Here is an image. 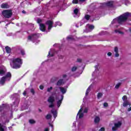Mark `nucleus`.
Instances as JSON below:
<instances>
[{
  "instance_id": "obj_17",
  "label": "nucleus",
  "mask_w": 131,
  "mask_h": 131,
  "mask_svg": "<svg viewBox=\"0 0 131 131\" xmlns=\"http://www.w3.org/2000/svg\"><path fill=\"white\" fill-rule=\"evenodd\" d=\"M130 106V103L128 101H124L123 103V107H127V106Z\"/></svg>"
},
{
  "instance_id": "obj_40",
  "label": "nucleus",
  "mask_w": 131,
  "mask_h": 131,
  "mask_svg": "<svg viewBox=\"0 0 131 131\" xmlns=\"http://www.w3.org/2000/svg\"><path fill=\"white\" fill-rule=\"evenodd\" d=\"M99 131H105V128L104 127H102Z\"/></svg>"
},
{
  "instance_id": "obj_37",
  "label": "nucleus",
  "mask_w": 131,
  "mask_h": 131,
  "mask_svg": "<svg viewBox=\"0 0 131 131\" xmlns=\"http://www.w3.org/2000/svg\"><path fill=\"white\" fill-rule=\"evenodd\" d=\"M112 129L113 131H116V130H117V128L115 126L112 127Z\"/></svg>"
},
{
  "instance_id": "obj_2",
  "label": "nucleus",
  "mask_w": 131,
  "mask_h": 131,
  "mask_svg": "<svg viewBox=\"0 0 131 131\" xmlns=\"http://www.w3.org/2000/svg\"><path fill=\"white\" fill-rule=\"evenodd\" d=\"M12 68H13V69H19V68H21L22 64H23L22 59L20 58H14L12 60Z\"/></svg>"
},
{
  "instance_id": "obj_1",
  "label": "nucleus",
  "mask_w": 131,
  "mask_h": 131,
  "mask_svg": "<svg viewBox=\"0 0 131 131\" xmlns=\"http://www.w3.org/2000/svg\"><path fill=\"white\" fill-rule=\"evenodd\" d=\"M131 13L127 12L117 17V21L118 24H122V23L126 22V21H127V19H128V17H129Z\"/></svg>"
},
{
  "instance_id": "obj_26",
  "label": "nucleus",
  "mask_w": 131,
  "mask_h": 131,
  "mask_svg": "<svg viewBox=\"0 0 131 131\" xmlns=\"http://www.w3.org/2000/svg\"><path fill=\"white\" fill-rule=\"evenodd\" d=\"M20 52L22 56H24L25 55V51L24 50V49H20Z\"/></svg>"
},
{
  "instance_id": "obj_23",
  "label": "nucleus",
  "mask_w": 131,
  "mask_h": 131,
  "mask_svg": "<svg viewBox=\"0 0 131 131\" xmlns=\"http://www.w3.org/2000/svg\"><path fill=\"white\" fill-rule=\"evenodd\" d=\"M29 122L30 123V124H34L35 123V121L33 119H30L29 120Z\"/></svg>"
},
{
  "instance_id": "obj_58",
  "label": "nucleus",
  "mask_w": 131,
  "mask_h": 131,
  "mask_svg": "<svg viewBox=\"0 0 131 131\" xmlns=\"http://www.w3.org/2000/svg\"><path fill=\"white\" fill-rule=\"evenodd\" d=\"M23 95H24V96H25L26 95V92H24V93H23Z\"/></svg>"
},
{
  "instance_id": "obj_61",
  "label": "nucleus",
  "mask_w": 131,
  "mask_h": 131,
  "mask_svg": "<svg viewBox=\"0 0 131 131\" xmlns=\"http://www.w3.org/2000/svg\"><path fill=\"white\" fill-rule=\"evenodd\" d=\"M50 126H51V127H53V125H52V124H50Z\"/></svg>"
},
{
  "instance_id": "obj_43",
  "label": "nucleus",
  "mask_w": 131,
  "mask_h": 131,
  "mask_svg": "<svg viewBox=\"0 0 131 131\" xmlns=\"http://www.w3.org/2000/svg\"><path fill=\"white\" fill-rule=\"evenodd\" d=\"M88 110L86 108H85L83 111V113H88Z\"/></svg>"
},
{
  "instance_id": "obj_59",
  "label": "nucleus",
  "mask_w": 131,
  "mask_h": 131,
  "mask_svg": "<svg viewBox=\"0 0 131 131\" xmlns=\"http://www.w3.org/2000/svg\"><path fill=\"white\" fill-rule=\"evenodd\" d=\"M41 110H40V109H39V112H41Z\"/></svg>"
},
{
  "instance_id": "obj_29",
  "label": "nucleus",
  "mask_w": 131,
  "mask_h": 131,
  "mask_svg": "<svg viewBox=\"0 0 131 131\" xmlns=\"http://www.w3.org/2000/svg\"><path fill=\"white\" fill-rule=\"evenodd\" d=\"M120 85H121V83L119 82L118 84H117L115 86V89H119V86H120Z\"/></svg>"
},
{
  "instance_id": "obj_33",
  "label": "nucleus",
  "mask_w": 131,
  "mask_h": 131,
  "mask_svg": "<svg viewBox=\"0 0 131 131\" xmlns=\"http://www.w3.org/2000/svg\"><path fill=\"white\" fill-rule=\"evenodd\" d=\"M52 90H53V87L51 86L50 88H48L47 92H51V91H52Z\"/></svg>"
},
{
  "instance_id": "obj_53",
  "label": "nucleus",
  "mask_w": 131,
  "mask_h": 131,
  "mask_svg": "<svg viewBox=\"0 0 131 131\" xmlns=\"http://www.w3.org/2000/svg\"><path fill=\"white\" fill-rule=\"evenodd\" d=\"M81 3H83L84 2H85V0H79Z\"/></svg>"
},
{
  "instance_id": "obj_56",
  "label": "nucleus",
  "mask_w": 131,
  "mask_h": 131,
  "mask_svg": "<svg viewBox=\"0 0 131 131\" xmlns=\"http://www.w3.org/2000/svg\"><path fill=\"white\" fill-rule=\"evenodd\" d=\"M88 89H89V90H88V92L90 93V92L91 91V88L89 87Z\"/></svg>"
},
{
  "instance_id": "obj_28",
  "label": "nucleus",
  "mask_w": 131,
  "mask_h": 131,
  "mask_svg": "<svg viewBox=\"0 0 131 131\" xmlns=\"http://www.w3.org/2000/svg\"><path fill=\"white\" fill-rule=\"evenodd\" d=\"M41 22H42V20H41L40 18L37 19V23H38V24H42V23H41Z\"/></svg>"
},
{
  "instance_id": "obj_32",
  "label": "nucleus",
  "mask_w": 131,
  "mask_h": 131,
  "mask_svg": "<svg viewBox=\"0 0 131 131\" xmlns=\"http://www.w3.org/2000/svg\"><path fill=\"white\" fill-rule=\"evenodd\" d=\"M0 74H5V71H4V70H0Z\"/></svg>"
},
{
  "instance_id": "obj_30",
  "label": "nucleus",
  "mask_w": 131,
  "mask_h": 131,
  "mask_svg": "<svg viewBox=\"0 0 131 131\" xmlns=\"http://www.w3.org/2000/svg\"><path fill=\"white\" fill-rule=\"evenodd\" d=\"M89 29H91L92 30H93V29H95V26H94L93 25H90L89 27Z\"/></svg>"
},
{
  "instance_id": "obj_42",
  "label": "nucleus",
  "mask_w": 131,
  "mask_h": 131,
  "mask_svg": "<svg viewBox=\"0 0 131 131\" xmlns=\"http://www.w3.org/2000/svg\"><path fill=\"white\" fill-rule=\"evenodd\" d=\"M67 38L68 40H69V39H71L72 40H73V38H72L70 36L67 37Z\"/></svg>"
},
{
  "instance_id": "obj_48",
  "label": "nucleus",
  "mask_w": 131,
  "mask_h": 131,
  "mask_svg": "<svg viewBox=\"0 0 131 131\" xmlns=\"http://www.w3.org/2000/svg\"><path fill=\"white\" fill-rule=\"evenodd\" d=\"M48 56H50V57H53L54 56V54H51V52H49L48 54Z\"/></svg>"
},
{
  "instance_id": "obj_46",
  "label": "nucleus",
  "mask_w": 131,
  "mask_h": 131,
  "mask_svg": "<svg viewBox=\"0 0 131 131\" xmlns=\"http://www.w3.org/2000/svg\"><path fill=\"white\" fill-rule=\"evenodd\" d=\"M107 56H108V57H110L111 56H112V53L111 52H108L107 53Z\"/></svg>"
},
{
  "instance_id": "obj_45",
  "label": "nucleus",
  "mask_w": 131,
  "mask_h": 131,
  "mask_svg": "<svg viewBox=\"0 0 131 131\" xmlns=\"http://www.w3.org/2000/svg\"><path fill=\"white\" fill-rule=\"evenodd\" d=\"M43 85H40V86H39V89H40V90H43Z\"/></svg>"
},
{
  "instance_id": "obj_8",
  "label": "nucleus",
  "mask_w": 131,
  "mask_h": 131,
  "mask_svg": "<svg viewBox=\"0 0 131 131\" xmlns=\"http://www.w3.org/2000/svg\"><path fill=\"white\" fill-rule=\"evenodd\" d=\"M39 29L40 31L42 32H45L46 31V25L44 24H39Z\"/></svg>"
},
{
  "instance_id": "obj_9",
  "label": "nucleus",
  "mask_w": 131,
  "mask_h": 131,
  "mask_svg": "<svg viewBox=\"0 0 131 131\" xmlns=\"http://www.w3.org/2000/svg\"><path fill=\"white\" fill-rule=\"evenodd\" d=\"M62 84H64V80L63 79H59L56 83V85L58 86H60Z\"/></svg>"
},
{
  "instance_id": "obj_20",
  "label": "nucleus",
  "mask_w": 131,
  "mask_h": 131,
  "mask_svg": "<svg viewBox=\"0 0 131 131\" xmlns=\"http://www.w3.org/2000/svg\"><path fill=\"white\" fill-rule=\"evenodd\" d=\"M115 126L118 128V127H120L121 126V122H118L117 123H115Z\"/></svg>"
},
{
  "instance_id": "obj_49",
  "label": "nucleus",
  "mask_w": 131,
  "mask_h": 131,
  "mask_svg": "<svg viewBox=\"0 0 131 131\" xmlns=\"http://www.w3.org/2000/svg\"><path fill=\"white\" fill-rule=\"evenodd\" d=\"M62 77H63V78H65V77H67V75L66 74L63 75Z\"/></svg>"
},
{
  "instance_id": "obj_60",
  "label": "nucleus",
  "mask_w": 131,
  "mask_h": 131,
  "mask_svg": "<svg viewBox=\"0 0 131 131\" xmlns=\"http://www.w3.org/2000/svg\"><path fill=\"white\" fill-rule=\"evenodd\" d=\"M129 31H130V32H131V28L129 29Z\"/></svg>"
},
{
  "instance_id": "obj_13",
  "label": "nucleus",
  "mask_w": 131,
  "mask_h": 131,
  "mask_svg": "<svg viewBox=\"0 0 131 131\" xmlns=\"http://www.w3.org/2000/svg\"><path fill=\"white\" fill-rule=\"evenodd\" d=\"M5 50L6 51V53L7 54H11V52H12V49H11V48L9 46H6L5 47Z\"/></svg>"
},
{
  "instance_id": "obj_14",
  "label": "nucleus",
  "mask_w": 131,
  "mask_h": 131,
  "mask_svg": "<svg viewBox=\"0 0 131 131\" xmlns=\"http://www.w3.org/2000/svg\"><path fill=\"white\" fill-rule=\"evenodd\" d=\"M51 113L53 114V117L55 119V118L57 117V116L58 115V112H57V111L56 110L55 111H54V110H52Z\"/></svg>"
},
{
  "instance_id": "obj_35",
  "label": "nucleus",
  "mask_w": 131,
  "mask_h": 131,
  "mask_svg": "<svg viewBox=\"0 0 131 131\" xmlns=\"http://www.w3.org/2000/svg\"><path fill=\"white\" fill-rule=\"evenodd\" d=\"M0 131H5V129L2 127V124L0 123Z\"/></svg>"
},
{
  "instance_id": "obj_57",
  "label": "nucleus",
  "mask_w": 131,
  "mask_h": 131,
  "mask_svg": "<svg viewBox=\"0 0 131 131\" xmlns=\"http://www.w3.org/2000/svg\"><path fill=\"white\" fill-rule=\"evenodd\" d=\"M44 131H49V128H46Z\"/></svg>"
},
{
  "instance_id": "obj_21",
  "label": "nucleus",
  "mask_w": 131,
  "mask_h": 131,
  "mask_svg": "<svg viewBox=\"0 0 131 131\" xmlns=\"http://www.w3.org/2000/svg\"><path fill=\"white\" fill-rule=\"evenodd\" d=\"M123 102H127L128 101V100H127V96L126 95H124L122 98Z\"/></svg>"
},
{
  "instance_id": "obj_22",
  "label": "nucleus",
  "mask_w": 131,
  "mask_h": 131,
  "mask_svg": "<svg viewBox=\"0 0 131 131\" xmlns=\"http://www.w3.org/2000/svg\"><path fill=\"white\" fill-rule=\"evenodd\" d=\"M101 97H103V93H98L97 94V99H101Z\"/></svg>"
},
{
  "instance_id": "obj_51",
  "label": "nucleus",
  "mask_w": 131,
  "mask_h": 131,
  "mask_svg": "<svg viewBox=\"0 0 131 131\" xmlns=\"http://www.w3.org/2000/svg\"><path fill=\"white\" fill-rule=\"evenodd\" d=\"M115 32H116V33H119V30H115Z\"/></svg>"
},
{
  "instance_id": "obj_16",
  "label": "nucleus",
  "mask_w": 131,
  "mask_h": 131,
  "mask_svg": "<svg viewBox=\"0 0 131 131\" xmlns=\"http://www.w3.org/2000/svg\"><path fill=\"white\" fill-rule=\"evenodd\" d=\"M114 51L116 53L115 57H119V54L118 53V48L117 47H115Z\"/></svg>"
},
{
  "instance_id": "obj_52",
  "label": "nucleus",
  "mask_w": 131,
  "mask_h": 131,
  "mask_svg": "<svg viewBox=\"0 0 131 131\" xmlns=\"http://www.w3.org/2000/svg\"><path fill=\"white\" fill-rule=\"evenodd\" d=\"M22 13L23 14H26V11H25V10H23Z\"/></svg>"
},
{
  "instance_id": "obj_11",
  "label": "nucleus",
  "mask_w": 131,
  "mask_h": 131,
  "mask_svg": "<svg viewBox=\"0 0 131 131\" xmlns=\"http://www.w3.org/2000/svg\"><path fill=\"white\" fill-rule=\"evenodd\" d=\"M10 8V6L8 4V3H3L1 5L2 9H9Z\"/></svg>"
},
{
  "instance_id": "obj_39",
  "label": "nucleus",
  "mask_w": 131,
  "mask_h": 131,
  "mask_svg": "<svg viewBox=\"0 0 131 131\" xmlns=\"http://www.w3.org/2000/svg\"><path fill=\"white\" fill-rule=\"evenodd\" d=\"M103 106H104V107H108V103H107V102H104V103H103Z\"/></svg>"
},
{
  "instance_id": "obj_31",
  "label": "nucleus",
  "mask_w": 131,
  "mask_h": 131,
  "mask_svg": "<svg viewBox=\"0 0 131 131\" xmlns=\"http://www.w3.org/2000/svg\"><path fill=\"white\" fill-rule=\"evenodd\" d=\"M76 69H77V68L76 67H73L72 68V71L73 72L74 71H76Z\"/></svg>"
},
{
  "instance_id": "obj_44",
  "label": "nucleus",
  "mask_w": 131,
  "mask_h": 131,
  "mask_svg": "<svg viewBox=\"0 0 131 131\" xmlns=\"http://www.w3.org/2000/svg\"><path fill=\"white\" fill-rule=\"evenodd\" d=\"M77 62H79V63L81 62V59L78 58V59H77Z\"/></svg>"
},
{
  "instance_id": "obj_19",
  "label": "nucleus",
  "mask_w": 131,
  "mask_h": 131,
  "mask_svg": "<svg viewBox=\"0 0 131 131\" xmlns=\"http://www.w3.org/2000/svg\"><path fill=\"white\" fill-rule=\"evenodd\" d=\"M94 122H95V123H99V122H100V117H96L94 119Z\"/></svg>"
},
{
  "instance_id": "obj_25",
  "label": "nucleus",
  "mask_w": 131,
  "mask_h": 131,
  "mask_svg": "<svg viewBox=\"0 0 131 131\" xmlns=\"http://www.w3.org/2000/svg\"><path fill=\"white\" fill-rule=\"evenodd\" d=\"M85 19L87 20V21H89L90 20V18H91V16L90 15L86 14L84 16Z\"/></svg>"
},
{
  "instance_id": "obj_36",
  "label": "nucleus",
  "mask_w": 131,
  "mask_h": 131,
  "mask_svg": "<svg viewBox=\"0 0 131 131\" xmlns=\"http://www.w3.org/2000/svg\"><path fill=\"white\" fill-rule=\"evenodd\" d=\"M72 3L73 4H78V0H73Z\"/></svg>"
},
{
  "instance_id": "obj_18",
  "label": "nucleus",
  "mask_w": 131,
  "mask_h": 131,
  "mask_svg": "<svg viewBox=\"0 0 131 131\" xmlns=\"http://www.w3.org/2000/svg\"><path fill=\"white\" fill-rule=\"evenodd\" d=\"M6 105L5 103L2 104V105L0 106V112H2L4 109H5V107H6Z\"/></svg>"
},
{
  "instance_id": "obj_12",
  "label": "nucleus",
  "mask_w": 131,
  "mask_h": 131,
  "mask_svg": "<svg viewBox=\"0 0 131 131\" xmlns=\"http://www.w3.org/2000/svg\"><path fill=\"white\" fill-rule=\"evenodd\" d=\"M59 89L60 90L61 93L64 95V94H66V92H67V89H65L63 87H59Z\"/></svg>"
},
{
  "instance_id": "obj_6",
  "label": "nucleus",
  "mask_w": 131,
  "mask_h": 131,
  "mask_svg": "<svg viewBox=\"0 0 131 131\" xmlns=\"http://www.w3.org/2000/svg\"><path fill=\"white\" fill-rule=\"evenodd\" d=\"M39 35V34L37 33L31 34V35L28 36V39L29 40H35L38 38Z\"/></svg>"
},
{
  "instance_id": "obj_3",
  "label": "nucleus",
  "mask_w": 131,
  "mask_h": 131,
  "mask_svg": "<svg viewBox=\"0 0 131 131\" xmlns=\"http://www.w3.org/2000/svg\"><path fill=\"white\" fill-rule=\"evenodd\" d=\"M2 14L4 18H6V19H10V18H11L13 15V12L12 11V10H4L2 12Z\"/></svg>"
},
{
  "instance_id": "obj_4",
  "label": "nucleus",
  "mask_w": 131,
  "mask_h": 131,
  "mask_svg": "<svg viewBox=\"0 0 131 131\" xmlns=\"http://www.w3.org/2000/svg\"><path fill=\"white\" fill-rule=\"evenodd\" d=\"M11 77L12 74H11L10 72H8L5 76L1 78V79L0 80V84H2V85H4V84H5V82H6L7 78H9L8 80V81H10V80H11Z\"/></svg>"
},
{
  "instance_id": "obj_10",
  "label": "nucleus",
  "mask_w": 131,
  "mask_h": 131,
  "mask_svg": "<svg viewBox=\"0 0 131 131\" xmlns=\"http://www.w3.org/2000/svg\"><path fill=\"white\" fill-rule=\"evenodd\" d=\"M61 99H60L57 102V105L58 108L61 106V104H62V101H63V99H64V96L61 95Z\"/></svg>"
},
{
  "instance_id": "obj_5",
  "label": "nucleus",
  "mask_w": 131,
  "mask_h": 131,
  "mask_svg": "<svg viewBox=\"0 0 131 131\" xmlns=\"http://www.w3.org/2000/svg\"><path fill=\"white\" fill-rule=\"evenodd\" d=\"M47 101L50 103L49 108H54V107H55V104H54L55 98H54V96H50Z\"/></svg>"
},
{
  "instance_id": "obj_41",
  "label": "nucleus",
  "mask_w": 131,
  "mask_h": 131,
  "mask_svg": "<svg viewBox=\"0 0 131 131\" xmlns=\"http://www.w3.org/2000/svg\"><path fill=\"white\" fill-rule=\"evenodd\" d=\"M82 112V108L81 107L80 109L79 110V112L77 113V115H78V114H79V113H80Z\"/></svg>"
},
{
  "instance_id": "obj_54",
  "label": "nucleus",
  "mask_w": 131,
  "mask_h": 131,
  "mask_svg": "<svg viewBox=\"0 0 131 131\" xmlns=\"http://www.w3.org/2000/svg\"><path fill=\"white\" fill-rule=\"evenodd\" d=\"M119 33H120V34H123V32H122L120 31H119Z\"/></svg>"
},
{
  "instance_id": "obj_15",
  "label": "nucleus",
  "mask_w": 131,
  "mask_h": 131,
  "mask_svg": "<svg viewBox=\"0 0 131 131\" xmlns=\"http://www.w3.org/2000/svg\"><path fill=\"white\" fill-rule=\"evenodd\" d=\"M106 6H107V7H110L112 8V7H113V1L108 2L106 3Z\"/></svg>"
},
{
  "instance_id": "obj_55",
  "label": "nucleus",
  "mask_w": 131,
  "mask_h": 131,
  "mask_svg": "<svg viewBox=\"0 0 131 131\" xmlns=\"http://www.w3.org/2000/svg\"><path fill=\"white\" fill-rule=\"evenodd\" d=\"M95 68H96V69H98V68L99 67V66H98V65H96V66H95Z\"/></svg>"
},
{
  "instance_id": "obj_7",
  "label": "nucleus",
  "mask_w": 131,
  "mask_h": 131,
  "mask_svg": "<svg viewBox=\"0 0 131 131\" xmlns=\"http://www.w3.org/2000/svg\"><path fill=\"white\" fill-rule=\"evenodd\" d=\"M45 24L48 26V29L49 31H50V30L52 29V28L53 27V25H54V21H53L51 20H48L46 21Z\"/></svg>"
},
{
  "instance_id": "obj_24",
  "label": "nucleus",
  "mask_w": 131,
  "mask_h": 131,
  "mask_svg": "<svg viewBox=\"0 0 131 131\" xmlns=\"http://www.w3.org/2000/svg\"><path fill=\"white\" fill-rule=\"evenodd\" d=\"M78 12H79V10L77 8H76L74 10V13L75 15H77V14H78Z\"/></svg>"
},
{
  "instance_id": "obj_34",
  "label": "nucleus",
  "mask_w": 131,
  "mask_h": 131,
  "mask_svg": "<svg viewBox=\"0 0 131 131\" xmlns=\"http://www.w3.org/2000/svg\"><path fill=\"white\" fill-rule=\"evenodd\" d=\"M79 118H82L83 117V114L82 113H79Z\"/></svg>"
},
{
  "instance_id": "obj_27",
  "label": "nucleus",
  "mask_w": 131,
  "mask_h": 131,
  "mask_svg": "<svg viewBox=\"0 0 131 131\" xmlns=\"http://www.w3.org/2000/svg\"><path fill=\"white\" fill-rule=\"evenodd\" d=\"M46 118L47 119V120H49V119H51L52 118V116L50 114H48L46 116Z\"/></svg>"
},
{
  "instance_id": "obj_47",
  "label": "nucleus",
  "mask_w": 131,
  "mask_h": 131,
  "mask_svg": "<svg viewBox=\"0 0 131 131\" xmlns=\"http://www.w3.org/2000/svg\"><path fill=\"white\" fill-rule=\"evenodd\" d=\"M89 89H87L86 91V93H85V95L88 96V95H89V92H88V91H89Z\"/></svg>"
},
{
  "instance_id": "obj_50",
  "label": "nucleus",
  "mask_w": 131,
  "mask_h": 131,
  "mask_svg": "<svg viewBox=\"0 0 131 131\" xmlns=\"http://www.w3.org/2000/svg\"><path fill=\"white\" fill-rule=\"evenodd\" d=\"M127 111H128V112H129L130 111H131V107L128 108Z\"/></svg>"
},
{
  "instance_id": "obj_38",
  "label": "nucleus",
  "mask_w": 131,
  "mask_h": 131,
  "mask_svg": "<svg viewBox=\"0 0 131 131\" xmlns=\"http://www.w3.org/2000/svg\"><path fill=\"white\" fill-rule=\"evenodd\" d=\"M31 93L32 94V95H34L35 92L33 89H31Z\"/></svg>"
}]
</instances>
